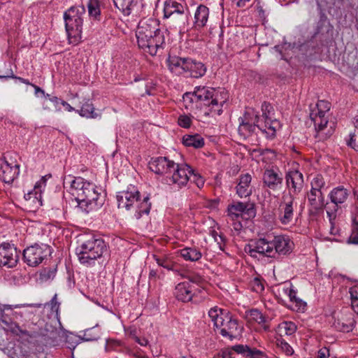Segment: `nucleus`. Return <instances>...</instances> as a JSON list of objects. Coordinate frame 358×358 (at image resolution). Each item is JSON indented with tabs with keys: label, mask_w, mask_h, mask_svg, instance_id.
Returning <instances> with one entry per match:
<instances>
[{
	"label": "nucleus",
	"mask_w": 358,
	"mask_h": 358,
	"mask_svg": "<svg viewBox=\"0 0 358 358\" xmlns=\"http://www.w3.org/2000/svg\"><path fill=\"white\" fill-rule=\"evenodd\" d=\"M229 99V93L224 88L198 86L192 92L183 95L185 107L190 110H199L205 116L220 115L222 107Z\"/></svg>",
	"instance_id": "obj_1"
},
{
	"label": "nucleus",
	"mask_w": 358,
	"mask_h": 358,
	"mask_svg": "<svg viewBox=\"0 0 358 358\" xmlns=\"http://www.w3.org/2000/svg\"><path fill=\"white\" fill-rule=\"evenodd\" d=\"M136 36L138 47L152 56L164 43V36L159 29V22L152 17L140 20Z\"/></svg>",
	"instance_id": "obj_2"
},
{
	"label": "nucleus",
	"mask_w": 358,
	"mask_h": 358,
	"mask_svg": "<svg viewBox=\"0 0 358 358\" xmlns=\"http://www.w3.org/2000/svg\"><path fill=\"white\" fill-rule=\"evenodd\" d=\"M238 132L243 138H246L259 129L268 138L275 136L276 130L280 127L278 120L271 121L269 126L264 125L258 113L253 108H247L242 117L238 118Z\"/></svg>",
	"instance_id": "obj_3"
},
{
	"label": "nucleus",
	"mask_w": 358,
	"mask_h": 358,
	"mask_svg": "<svg viewBox=\"0 0 358 358\" xmlns=\"http://www.w3.org/2000/svg\"><path fill=\"white\" fill-rule=\"evenodd\" d=\"M106 251L107 245L104 241L94 235L85 236L76 249L79 262L87 266L94 264V261L102 257Z\"/></svg>",
	"instance_id": "obj_4"
},
{
	"label": "nucleus",
	"mask_w": 358,
	"mask_h": 358,
	"mask_svg": "<svg viewBox=\"0 0 358 358\" xmlns=\"http://www.w3.org/2000/svg\"><path fill=\"white\" fill-rule=\"evenodd\" d=\"M85 190L76 194L77 207L83 212L88 213L90 211L99 209L104 202L102 195V189L95 184L90 182L86 184Z\"/></svg>",
	"instance_id": "obj_5"
},
{
	"label": "nucleus",
	"mask_w": 358,
	"mask_h": 358,
	"mask_svg": "<svg viewBox=\"0 0 358 358\" xmlns=\"http://www.w3.org/2000/svg\"><path fill=\"white\" fill-rule=\"evenodd\" d=\"M85 13L83 6H71L64 14L66 30L69 38H80L83 27V15Z\"/></svg>",
	"instance_id": "obj_6"
},
{
	"label": "nucleus",
	"mask_w": 358,
	"mask_h": 358,
	"mask_svg": "<svg viewBox=\"0 0 358 358\" xmlns=\"http://www.w3.org/2000/svg\"><path fill=\"white\" fill-rule=\"evenodd\" d=\"M331 103L324 100H320L315 105H310V118L313 122L317 133L322 132L328 124V116Z\"/></svg>",
	"instance_id": "obj_7"
},
{
	"label": "nucleus",
	"mask_w": 358,
	"mask_h": 358,
	"mask_svg": "<svg viewBox=\"0 0 358 358\" xmlns=\"http://www.w3.org/2000/svg\"><path fill=\"white\" fill-rule=\"evenodd\" d=\"M52 248L47 244L35 243L25 248L23 251V258L27 265L36 266L50 256Z\"/></svg>",
	"instance_id": "obj_8"
},
{
	"label": "nucleus",
	"mask_w": 358,
	"mask_h": 358,
	"mask_svg": "<svg viewBox=\"0 0 358 358\" xmlns=\"http://www.w3.org/2000/svg\"><path fill=\"white\" fill-rule=\"evenodd\" d=\"M272 237L259 238L245 247V252L253 258L267 257L273 258Z\"/></svg>",
	"instance_id": "obj_9"
},
{
	"label": "nucleus",
	"mask_w": 358,
	"mask_h": 358,
	"mask_svg": "<svg viewBox=\"0 0 358 358\" xmlns=\"http://www.w3.org/2000/svg\"><path fill=\"white\" fill-rule=\"evenodd\" d=\"M20 173V164L10 154L0 158V178L5 183H11Z\"/></svg>",
	"instance_id": "obj_10"
},
{
	"label": "nucleus",
	"mask_w": 358,
	"mask_h": 358,
	"mask_svg": "<svg viewBox=\"0 0 358 358\" xmlns=\"http://www.w3.org/2000/svg\"><path fill=\"white\" fill-rule=\"evenodd\" d=\"M192 173V168L187 164H176L172 173L166 176V182L170 185L181 188L187 185L189 180V173Z\"/></svg>",
	"instance_id": "obj_11"
},
{
	"label": "nucleus",
	"mask_w": 358,
	"mask_h": 358,
	"mask_svg": "<svg viewBox=\"0 0 358 358\" xmlns=\"http://www.w3.org/2000/svg\"><path fill=\"white\" fill-rule=\"evenodd\" d=\"M115 6L125 16L133 14L136 16L146 15L147 10L143 6L142 0H113Z\"/></svg>",
	"instance_id": "obj_12"
},
{
	"label": "nucleus",
	"mask_w": 358,
	"mask_h": 358,
	"mask_svg": "<svg viewBox=\"0 0 358 358\" xmlns=\"http://www.w3.org/2000/svg\"><path fill=\"white\" fill-rule=\"evenodd\" d=\"M220 334L224 338H228L230 341L241 336L243 327L238 324V320L234 318L229 313L226 315L224 322L218 327Z\"/></svg>",
	"instance_id": "obj_13"
},
{
	"label": "nucleus",
	"mask_w": 358,
	"mask_h": 358,
	"mask_svg": "<svg viewBox=\"0 0 358 358\" xmlns=\"http://www.w3.org/2000/svg\"><path fill=\"white\" fill-rule=\"evenodd\" d=\"M286 186L288 194L284 196H294L299 194L304 185L303 175L296 169L289 170L285 175Z\"/></svg>",
	"instance_id": "obj_14"
},
{
	"label": "nucleus",
	"mask_w": 358,
	"mask_h": 358,
	"mask_svg": "<svg viewBox=\"0 0 358 358\" xmlns=\"http://www.w3.org/2000/svg\"><path fill=\"white\" fill-rule=\"evenodd\" d=\"M295 198L292 196H282V201L278 208V218L281 224H289L294 216V203Z\"/></svg>",
	"instance_id": "obj_15"
},
{
	"label": "nucleus",
	"mask_w": 358,
	"mask_h": 358,
	"mask_svg": "<svg viewBox=\"0 0 358 358\" xmlns=\"http://www.w3.org/2000/svg\"><path fill=\"white\" fill-rule=\"evenodd\" d=\"M17 248L8 243H3L0 245V265L13 268L18 261Z\"/></svg>",
	"instance_id": "obj_16"
},
{
	"label": "nucleus",
	"mask_w": 358,
	"mask_h": 358,
	"mask_svg": "<svg viewBox=\"0 0 358 358\" xmlns=\"http://www.w3.org/2000/svg\"><path fill=\"white\" fill-rule=\"evenodd\" d=\"M273 258L290 254L294 248V243L287 236L278 235L272 237Z\"/></svg>",
	"instance_id": "obj_17"
},
{
	"label": "nucleus",
	"mask_w": 358,
	"mask_h": 358,
	"mask_svg": "<svg viewBox=\"0 0 358 358\" xmlns=\"http://www.w3.org/2000/svg\"><path fill=\"white\" fill-rule=\"evenodd\" d=\"M140 196L139 191L134 186H129L126 190L118 192L117 195L118 208L125 210L130 208Z\"/></svg>",
	"instance_id": "obj_18"
},
{
	"label": "nucleus",
	"mask_w": 358,
	"mask_h": 358,
	"mask_svg": "<svg viewBox=\"0 0 358 358\" xmlns=\"http://www.w3.org/2000/svg\"><path fill=\"white\" fill-rule=\"evenodd\" d=\"M189 14V9L186 8L185 11H179L170 15H164L163 17L166 20V24L170 29L182 31L185 30L188 25Z\"/></svg>",
	"instance_id": "obj_19"
},
{
	"label": "nucleus",
	"mask_w": 358,
	"mask_h": 358,
	"mask_svg": "<svg viewBox=\"0 0 358 358\" xmlns=\"http://www.w3.org/2000/svg\"><path fill=\"white\" fill-rule=\"evenodd\" d=\"M282 180V173L277 168L266 169L263 173L262 182L264 187L273 191L277 190L281 187Z\"/></svg>",
	"instance_id": "obj_20"
},
{
	"label": "nucleus",
	"mask_w": 358,
	"mask_h": 358,
	"mask_svg": "<svg viewBox=\"0 0 358 358\" xmlns=\"http://www.w3.org/2000/svg\"><path fill=\"white\" fill-rule=\"evenodd\" d=\"M176 163L166 157H159L149 162L150 169L157 174H166L170 176L173 168H176Z\"/></svg>",
	"instance_id": "obj_21"
},
{
	"label": "nucleus",
	"mask_w": 358,
	"mask_h": 358,
	"mask_svg": "<svg viewBox=\"0 0 358 358\" xmlns=\"http://www.w3.org/2000/svg\"><path fill=\"white\" fill-rule=\"evenodd\" d=\"M151 208V202L150 201V196L148 195L145 196L141 199V196L139 199H136L134 202V204L127 208L126 210L131 213L133 217L136 220H139L143 215H148Z\"/></svg>",
	"instance_id": "obj_22"
},
{
	"label": "nucleus",
	"mask_w": 358,
	"mask_h": 358,
	"mask_svg": "<svg viewBox=\"0 0 358 358\" xmlns=\"http://www.w3.org/2000/svg\"><path fill=\"white\" fill-rule=\"evenodd\" d=\"M251 182L252 176L250 173L240 175L236 186V194L240 198H246L252 194Z\"/></svg>",
	"instance_id": "obj_23"
},
{
	"label": "nucleus",
	"mask_w": 358,
	"mask_h": 358,
	"mask_svg": "<svg viewBox=\"0 0 358 358\" xmlns=\"http://www.w3.org/2000/svg\"><path fill=\"white\" fill-rule=\"evenodd\" d=\"M194 289V286L189 282H182L176 285L174 294L178 300L188 302L193 297Z\"/></svg>",
	"instance_id": "obj_24"
},
{
	"label": "nucleus",
	"mask_w": 358,
	"mask_h": 358,
	"mask_svg": "<svg viewBox=\"0 0 358 358\" xmlns=\"http://www.w3.org/2000/svg\"><path fill=\"white\" fill-rule=\"evenodd\" d=\"M356 322L352 313H343L341 317L334 320L333 325L338 331L349 332L353 329Z\"/></svg>",
	"instance_id": "obj_25"
},
{
	"label": "nucleus",
	"mask_w": 358,
	"mask_h": 358,
	"mask_svg": "<svg viewBox=\"0 0 358 358\" xmlns=\"http://www.w3.org/2000/svg\"><path fill=\"white\" fill-rule=\"evenodd\" d=\"M187 59L177 56H169L167 59L169 69L176 76H185Z\"/></svg>",
	"instance_id": "obj_26"
},
{
	"label": "nucleus",
	"mask_w": 358,
	"mask_h": 358,
	"mask_svg": "<svg viewBox=\"0 0 358 358\" xmlns=\"http://www.w3.org/2000/svg\"><path fill=\"white\" fill-rule=\"evenodd\" d=\"M308 202L311 212H317L324 206V196L322 192L310 190L308 193Z\"/></svg>",
	"instance_id": "obj_27"
},
{
	"label": "nucleus",
	"mask_w": 358,
	"mask_h": 358,
	"mask_svg": "<svg viewBox=\"0 0 358 358\" xmlns=\"http://www.w3.org/2000/svg\"><path fill=\"white\" fill-rule=\"evenodd\" d=\"M6 327L12 334L19 336L21 338H26L29 343L32 342L33 339L38 338L40 336V334L38 331H29L22 329L20 326L13 321H10L9 324H7Z\"/></svg>",
	"instance_id": "obj_28"
},
{
	"label": "nucleus",
	"mask_w": 358,
	"mask_h": 358,
	"mask_svg": "<svg viewBox=\"0 0 358 358\" xmlns=\"http://www.w3.org/2000/svg\"><path fill=\"white\" fill-rule=\"evenodd\" d=\"M206 69L203 64L189 58L187 59L185 73V76L198 78L202 77L206 73Z\"/></svg>",
	"instance_id": "obj_29"
},
{
	"label": "nucleus",
	"mask_w": 358,
	"mask_h": 358,
	"mask_svg": "<svg viewBox=\"0 0 358 358\" xmlns=\"http://www.w3.org/2000/svg\"><path fill=\"white\" fill-rule=\"evenodd\" d=\"M209 17V8L203 5H199L194 13V27L196 29H200L206 26Z\"/></svg>",
	"instance_id": "obj_30"
},
{
	"label": "nucleus",
	"mask_w": 358,
	"mask_h": 358,
	"mask_svg": "<svg viewBox=\"0 0 358 358\" xmlns=\"http://www.w3.org/2000/svg\"><path fill=\"white\" fill-rule=\"evenodd\" d=\"M349 196V191L342 186L334 188L329 193V197L331 201L336 206L345 203Z\"/></svg>",
	"instance_id": "obj_31"
},
{
	"label": "nucleus",
	"mask_w": 358,
	"mask_h": 358,
	"mask_svg": "<svg viewBox=\"0 0 358 358\" xmlns=\"http://www.w3.org/2000/svg\"><path fill=\"white\" fill-rule=\"evenodd\" d=\"M208 314L214 327L218 329L220 324L224 322L226 315H228L229 312L217 306H214L208 310Z\"/></svg>",
	"instance_id": "obj_32"
},
{
	"label": "nucleus",
	"mask_w": 358,
	"mask_h": 358,
	"mask_svg": "<svg viewBox=\"0 0 358 358\" xmlns=\"http://www.w3.org/2000/svg\"><path fill=\"white\" fill-rule=\"evenodd\" d=\"M233 349L236 353L250 358H262V357L264 355V353L259 350L256 348H250L248 345L241 344L236 345L233 346Z\"/></svg>",
	"instance_id": "obj_33"
},
{
	"label": "nucleus",
	"mask_w": 358,
	"mask_h": 358,
	"mask_svg": "<svg viewBox=\"0 0 358 358\" xmlns=\"http://www.w3.org/2000/svg\"><path fill=\"white\" fill-rule=\"evenodd\" d=\"M41 185V182H37L34 189L24 195V199L27 201H30L36 208L42 206Z\"/></svg>",
	"instance_id": "obj_34"
},
{
	"label": "nucleus",
	"mask_w": 358,
	"mask_h": 358,
	"mask_svg": "<svg viewBox=\"0 0 358 358\" xmlns=\"http://www.w3.org/2000/svg\"><path fill=\"white\" fill-rule=\"evenodd\" d=\"M179 252L180 256L186 261L196 262L202 257L201 251L194 247L184 248Z\"/></svg>",
	"instance_id": "obj_35"
},
{
	"label": "nucleus",
	"mask_w": 358,
	"mask_h": 358,
	"mask_svg": "<svg viewBox=\"0 0 358 358\" xmlns=\"http://www.w3.org/2000/svg\"><path fill=\"white\" fill-rule=\"evenodd\" d=\"M70 182L69 192L76 199V194L82 192L85 190L86 184L90 182L85 180L83 178L77 177L72 180Z\"/></svg>",
	"instance_id": "obj_36"
},
{
	"label": "nucleus",
	"mask_w": 358,
	"mask_h": 358,
	"mask_svg": "<svg viewBox=\"0 0 358 358\" xmlns=\"http://www.w3.org/2000/svg\"><path fill=\"white\" fill-rule=\"evenodd\" d=\"M296 331V324L290 321H285L278 324L276 332L278 338H282L284 336H291Z\"/></svg>",
	"instance_id": "obj_37"
},
{
	"label": "nucleus",
	"mask_w": 358,
	"mask_h": 358,
	"mask_svg": "<svg viewBox=\"0 0 358 358\" xmlns=\"http://www.w3.org/2000/svg\"><path fill=\"white\" fill-rule=\"evenodd\" d=\"M186 8L182 4L176 1H166L164 6V15H170L178 12H183Z\"/></svg>",
	"instance_id": "obj_38"
},
{
	"label": "nucleus",
	"mask_w": 358,
	"mask_h": 358,
	"mask_svg": "<svg viewBox=\"0 0 358 358\" xmlns=\"http://www.w3.org/2000/svg\"><path fill=\"white\" fill-rule=\"evenodd\" d=\"M182 143L187 147L200 148L203 146L204 140L199 134L186 135L182 138Z\"/></svg>",
	"instance_id": "obj_39"
},
{
	"label": "nucleus",
	"mask_w": 358,
	"mask_h": 358,
	"mask_svg": "<svg viewBox=\"0 0 358 358\" xmlns=\"http://www.w3.org/2000/svg\"><path fill=\"white\" fill-rule=\"evenodd\" d=\"M77 112L80 116L87 118L96 119L101 117V114L95 111V108L92 103L89 101H86L83 103L80 110H77Z\"/></svg>",
	"instance_id": "obj_40"
},
{
	"label": "nucleus",
	"mask_w": 358,
	"mask_h": 358,
	"mask_svg": "<svg viewBox=\"0 0 358 358\" xmlns=\"http://www.w3.org/2000/svg\"><path fill=\"white\" fill-rule=\"evenodd\" d=\"M100 0H89L87 3L88 14L91 19L100 21L101 18Z\"/></svg>",
	"instance_id": "obj_41"
},
{
	"label": "nucleus",
	"mask_w": 358,
	"mask_h": 358,
	"mask_svg": "<svg viewBox=\"0 0 358 358\" xmlns=\"http://www.w3.org/2000/svg\"><path fill=\"white\" fill-rule=\"evenodd\" d=\"M248 316L250 320H253L257 322L259 324H262L264 331H267L269 330V326L267 324L268 318L266 317L262 312H260L257 309H252L249 313Z\"/></svg>",
	"instance_id": "obj_42"
},
{
	"label": "nucleus",
	"mask_w": 358,
	"mask_h": 358,
	"mask_svg": "<svg viewBox=\"0 0 358 358\" xmlns=\"http://www.w3.org/2000/svg\"><path fill=\"white\" fill-rule=\"evenodd\" d=\"M247 204L243 202H237L228 206V215L234 219L238 217L246 210Z\"/></svg>",
	"instance_id": "obj_43"
},
{
	"label": "nucleus",
	"mask_w": 358,
	"mask_h": 358,
	"mask_svg": "<svg viewBox=\"0 0 358 358\" xmlns=\"http://www.w3.org/2000/svg\"><path fill=\"white\" fill-rule=\"evenodd\" d=\"M262 115L260 117L262 119V122L264 125L269 126L271 121H273L272 120V114H273V107L272 106L266 102H264L262 105Z\"/></svg>",
	"instance_id": "obj_44"
},
{
	"label": "nucleus",
	"mask_w": 358,
	"mask_h": 358,
	"mask_svg": "<svg viewBox=\"0 0 358 358\" xmlns=\"http://www.w3.org/2000/svg\"><path fill=\"white\" fill-rule=\"evenodd\" d=\"M326 182L323 176L320 174H317L313 177L310 182V190L322 192V189L325 187Z\"/></svg>",
	"instance_id": "obj_45"
},
{
	"label": "nucleus",
	"mask_w": 358,
	"mask_h": 358,
	"mask_svg": "<svg viewBox=\"0 0 358 358\" xmlns=\"http://www.w3.org/2000/svg\"><path fill=\"white\" fill-rule=\"evenodd\" d=\"M153 258L159 266L167 270H173L174 263L169 257L153 255Z\"/></svg>",
	"instance_id": "obj_46"
},
{
	"label": "nucleus",
	"mask_w": 358,
	"mask_h": 358,
	"mask_svg": "<svg viewBox=\"0 0 358 358\" xmlns=\"http://www.w3.org/2000/svg\"><path fill=\"white\" fill-rule=\"evenodd\" d=\"M350 294L352 309L357 314V319H358V285H356L350 289Z\"/></svg>",
	"instance_id": "obj_47"
},
{
	"label": "nucleus",
	"mask_w": 358,
	"mask_h": 358,
	"mask_svg": "<svg viewBox=\"0 0 358 358\" xmlns=\"http://www.w3.org/2000/svg\"><path fill=\"white\" fill-rule=\"evenodd\" d=\"M251 289L258 294L264 290V280L260 277L254 278L250 283Z\"/></svg>",
	"instance_id": "obj_48"
},
{
	"label": "nucleus",
	"mask_w": 358,
	"mask_h": 358,
	"mask_svg": "<svg viewBox=\"0 0 358 358\" xmlns=\"http://www.w3.org/2000/svg\"><path fill=\"white\" fill-rule=\"evenodd\" d=\"M65 341L69 349H74L78 344L82 342V337L73 333H69L66 334Z\"/></svg>",
	"instance_id": "obj_49"
},
{
	"label": "nucleus",
	"mask_w": 358,
	"mask_h": 358,
	"mask_svg": "<svg viewBox=\"0 0 358 358\" xmlns=\"http://www.w3.org/2000/svg\"><path fill=\"white\" fill-rule=\"evenodd\" d=\"M276 345L286 355H292L294 353L292 348L282 338H276Z\"/></svg>",
	"instance_id": "obj_50"
},
{
	"label": "nucleus",
	"mask_w": 358,
	"mask_h": 358,
	"mask_svg": "<svg viewBox=\"0 0 358 358\" xmlns=\"http://www.w3.org/2000/svg\"><path fill=\"white\" fill-rule=\"evenodd\" d=\"M288 297L291 302L296 303L297 310H303L305 309L306 303L299 298L296 297V292L294 289L292 291V294H289Z\"/></svg>",
	"instance_id": "obj_51"
},
{
	"label": "nucleus",
	"mask_w": 358,
	"mask_h": 358,
	"mask_svg": "<svg viewBox=\"0 0 358 358\" xmlns=\"http://www.w3.org/2000/svg\"><path fill=\"white\" fill-rule=\"evenodd\" d=\"M355 131L351 135L348 145L358 151V119L355 122Z\"/></svg>",
	"instance_id": "obj_52"
},
{
	"label": "nucleus",
	"mask_w": 358,
	"mask_h": 358,
	"mask_svg": "<svg viewBox=\"0 0 358 358\" xmlns=\"http://www.w3.org/2000/svg\"><path fill=\"white\" fill-rule=\"evenodd\" d=\"M189 180L194 182L199 189L202 188L204 185V179L199 174L194 173L192 169V173H189Z\"/></svg>",
	"instance_id": "obj_53"
},
{
	"label": "nucleus",
	"mask_w": 358,
	"mask_h": 358,
	"mask_svg": "<svg viewBox=\"0 0 358 358\" xmlns=\"http://www.w3.org/2000/svg\"><path fill=\"white\" fill-rule=\"evenodd\" d=\"M121 343L119 341L108 339L106 343L105 350L108 352L111 351H117Z\"/></svg>",
	"instance_id": "obj_54"
},
{
	"label": "nucleus",
	"mask_w": 358,
	"mask_h": 358,
	"mask_svg": "<svg viewBox=\"0 0 358 358\" xmlns=\"http://www.w3.org/2000/svg\"><path fill=\"white\" fill-rule=\"evenodd\" d=\"M212 237L214 238L215 241L219 245L220 250H223V247L224 246L225 237L223 234H219L215 230H213L210 232Z\"/></svg>",
	"instance_id": "obj_55"
},
{
	"label": "nucleus",
	"mask_w": 358,
	"mask_h": 358,
	"mask_svg": "<svg viewBox=\"0 0 358 358\" xmlns=\"http://www.w3.org/2000/svg\"><path fill=\"white\" fill-rule=\"evenodd\" d=\"M293 288V285L291 283L285 282L278 287V292L280 295L282 294L287 296H289V294H292Z\"/></svg>",
	"instance_id": "obj_56"
},
{
	"label": "nucleus",
	"mask_w": 358,
	"mask_h": 358,
	"mask_svg": "<svg viewBox=\"0 0 358 358\" xmlns=\"http://www.w3.org/2000/svg\"><path fill=\"white\" fill-rule=\"evenodd\" d=\"M178 124L184 128H189L192 124L191 117L187 115H180L178 120Z\"/></svg>",
	"instance_id": "obj_57"
},
{
	"label": "nucleus",
	"mask_w": 358,
	"mask_h": 358,
	"mask_svg": "<svg viewBox=\"0 0 358 358\" xmlns=\"http://www.w3.org/2000/svg\"><path fill=\"white\" fill-rule=\"evenodd\" d=\"M92 329L87 330L83 336L82 337V342L83 341H94L98 340L99 335L98 334H91Z\"/></svg>",
	"instance_id": "obj_58"
},
{
	"label": "nucleus",
	"mask_w": 358,
	"mask_h": 358,
	"mask_svg": "<svg viewBox=\"0 0 358 358\" xmlns=\"http://www.w3.org/2000/svg\"><path fill=\"white\" fill-rule=\"evenodd\" d=\"M48 306H50V309L52 312H58L59 308V303L57 301V295L56 294L48 303Z\"/></svg>",
	"instance_id": "obj_59"
},
{
	"label": "nucleus",
	"mask_w": 358,
	"mask_h": 358,
	"mask_svg": "<svg viewBox=\"0 0 358 358\" xmlns=\"http://www.w3.org/2000/svg\"><path fill=\"white\" fill-rule=\"evenodd\" d=\"M159 0H142L143 6L147 11H150L154 6H156Z\"/></svg>",
	"instance_id": "obj_60"
},
{
	"label": "nucleus",
	"mask_w": 358,
	"mask_h": 358,
	"mask_svg": "<svg viewBox=\"0 0 358 358\" xmlns=\"http://www.w3.org/2000/svg\"><path fill=\"white\" fill-rule=\"evenodd\" d=\"M233 351H234L233 347L227 348L222 350L220 352V355H221L222 358H232Z\"/></svg>",
	"instance_id": "obj_61"
},
{
	"label": "nucleus",
	"mask_w": 358,
	"mask_h": 358,
	"mask_svg": "<svg viewBox=\"0 0 358 358\" xmlns=\"http://www.w3.org/2000/svg\"><path fill=\"white\" fill-rule=\"evenodd\" d=\"M329 357V352L327 348H323L317 351V358H328Z\"/></svg>",
	"instance_id": "obj_62"
},
{
	"label": "nucleus",
	"mask_w": 358,
	"mask_h": 358,
	"mask_svg": "<svg viewBox=\"0 0 358 358\" xmlns=\"http://www.w3.org/2000/svg\"><path fill=\"white\" fill-rule=\"evenodd\" d=\"M134 341L141 346H146L148 344V341L145 338H140L137 336H135Z\"/></svg>",
	"instance_id": "obj_63"
},
{
	"label": "nucleus",
	"mask_w": 358,
	"mask_h": 358,
	"mask_svg": "<svg viewBox=\"0 0 358 358\" xmlns=\"http://www.w3.org/2000/svg\"><path fill=\"white\" fill-rule=\"evenodd\" d=\"M348 243L358 245V233L356 234H352L349 238Z\"/></svg>",
	"instance_id": "obj_64"
}]
</instances>
